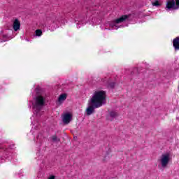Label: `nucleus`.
<instances>
[{"instance_id": "f257e3e1", "label": "nucleus", "mask_w": 179, "mask_h": 179, "mask_svg": "<svg viewBox=\"0 0 179 179\" xmlns=\"http://www.w3.org/2000/svg\"><path fill=\"white\" fill-rule=\"evenodd\" d=\"M106 97L107 96L106 95L105 91H96L90 101L91 104H95V107H101V106L107 103Z\"/></svg>"}, {"instance_id": "f03ea898", "label": "nucleus", "mask_w": 179, "mask_h": 179, "mask_svg": "<svg viewBox=\"0 0 179 179\" xmlns=\"http://www.w3.org/2000/svg\"><path fill=\"white\" fill-rule=\"evenodd\" d=\"M44 98L41 96H37L36 98L35 103H33V108L38 117L41 116V114H40V111L43 110V107H44Z\"/></svg>"}, {"instance_id": "7ed1b4c3", "label": "nucleus", "mask_w": 179, "mask_h": 179, "mask_svg": "<svg viewBox=\"0 0 179 179\" xmlns=\"http://www.w3.org/2000/svg\"><path fill=\"white\" fill-rule=\"evenodd\" d=\"M166 8L168 10H177L179 9V0H167Z\"/></svg>"}, {"instance_id": "20e7f679", "label": "nucleus", "mask_w": 179, "mask_h": 179, "mask_svg": "<svg viewBox=\"0 0 179 179\" xmlns=\"http://www.w3.org/2000/svg\"><path fill=\"white\" fill-rule=\"evenodd\" d=\"M171 159V158L170 157V154L169 153L163 154L161 156V159H160V163H161L162 167H163L164 169H166V167H167V166L169 165V163H170Z\"/></svg>"}, {"instance_id": "39448f33", "label": "nucleus", "mask_w": 179, "mask_h": 179, "mask_svg": "<svg viewBox=\"0 0 179 179\" xmlns=\"http://www.w3.org/2000/svg\"><path fill=\"white\" fill-rule=\"evenodd\" d=\"M129 18V15H122L120 18H117L116 20H115L113 21V24H110V27H112V29H115L117 30V29H118V27H117L116 24H118L120 23H122L124 22H125V20H127V19Z\"/></svg>"}, {"instance_id": "423d86ee", "label": "nucleus", "mask_w": 179, "mask_h": 179, "mask_svg": "<svg viewBox=\"0 0 179 179\" xmlns=\"http://www.w3.org/2000/svg\"><path fill=\"white\" fill-rule=\"evenodd\" d=\"M88 107L86 109L87 115H92L94 113V108H99V106H96L95 103H90V101H88Z\"/></svg>"}, {"instance_id": "0eeeda50", "label": "nucleus", "mask_w": 179, "mask_h": 179, "mask_svg": "<svg viewBox=\"0 0 179 179\" xmlns=\"http://www.w3.org/2000/svg\"><path fill=\"white\" fill-rule=\"evenodd\" d=\"M72 120V115L71 113H66L63 116L62 121L64 124H69Z\"/></svg>"}, {"instance_id": "6e6552de", "label": "nucleus", "mask_w": 179, "mask_h": 179, "mask_svg": "<svg viewBox=\"0 0 179 179\" xmlns=\"http://www.w3.org/2000/svg\"><path fill=\"white\" fill-rule=\"evenodd\" d=\"M13 28L15 31H17V30H20V22L19 20L15 19L13 22Z\"/></svg>"}, {"instance_id": "1a4fd4ad", "label": "nucleus", "mask_w": 179, "mask_h": 179, "mask_svg": "<svg viewBox=\"0 0 179 179\" xmlns=\"http://www.w3.org/2000/svg\"><path fill=\"white\" fill-rule=\"evenodd\" d=\"M117 117H118V113L115 111H110L109 112V115H108V120H109V121H113V120H114V118H117Z\"/></svg>"}, {"instance_id": "9d476101", "label": "nucleus", "mask_w": 179, "mask_h": 179, "mask_svg": "<svg viewBox=\"0 0 179 179\" xmlns=\"http://www.w3.org/2000/svg\"><path fill=\"white\" fill-rule=\"evenodd\" d=\"M173 45L176 51L177 50H179V36L173 39Z\"/></svg>"}, {"instance_id": "9b49d317", "label": "nucleus", "mask_w": 179, "mask_h": 179, "mask_svg": "<svg viewBox=\"0 0 179 179\" xmlns=\"http://www.w3.org/2000/svg\"><path fill=\"white\" fill-rule=\"evenodd\" d=\"M66 94H62L58 99L59 103H62V101H65V100H66Z\"/></svg>"}, {"instance_id": "f8f14e48", "label": "nucleus", "mask_w": 179, "mask_h": 179, "mask_svg": "<svg viewBox=\"0 0 179 179\" xmlns=\"http://www.w3.org/2000/svg\"><path fill=\"white\" fill-rule=\"evenodd\" d=\"M52 142H61V139L58 138L57 135L52 136Z\"/></svg>"}, {"instance_id": "ddd939ff", "label": "nucleus", "mask_w": 179, "mask_h": 179, "mask_svg": "<svg viewBox=\"0 0 179 179\" xmlns=\"http://www.w3.org/2000/svg\"><path fill=\"white\" fill-rule=\"evenodd\" d=\"M36 34L38 37H40V36L43 34V31H41V29H37L36 31Z\"/></svg>"}, {"instance_id": "4468645a", "label": "nucleus", "mask_w": 179, "mask_h": 179, "mask_svg": "<svg viewBox=\"0 0 179 179\" xmlns=\"http://www.w3.org/2000/svg\"><path fill=\"white\" fill-rule=\"evenodd\" d=\"M108 87H111V89H114V87H115V83H109Z\"/></svg>"}, {"instance_id": "2eb2a0df", "label": "nucleus", "mask_w": 179, "mask_h": 179, "mask_svg": "<svg viewBox=\"0 0 179 179\" xmlns=\"http://www.w3.org/2000/svg\"><path fill=\"white\" fill-rule=\"evenodd\" d=\"M153 6H160V3L159 1H156L155 2L152 3Z\"/></svg>"}, {"instance_id": "dca6fc26", "label": "nucleus", "mask_w": 179, "mask_h": 179, "mask_svg": "<svg viewBox=\"0 0 179 179\" xmlns=\"http://www.w3.org/2000/svg\"><path fill=\"white\" fill-rule=\"evenodd\" d=\"M135 72H138V68H134L132 73H135Z\"/></svg>"}, {"instance_id": "f3484780", "label": "nucleus", "mask_w": 179, "mask_h": 179, "mask_svg": "<svg viewBox=\"0 0 179 179\" xmlns=\"http://www.w3.org/2000/svg\"><path fill=\"white\" fill-rule=\"evenodd\" d=\"M48 179H55V176H51Z\"/></svg>"}, {"instance_id": "a211bd4d", "label": "nucleus", "mask_w": 179, "mask_h": 179, "mask_svg": "<svg viewBox=\"0 0 179 179\" xmlns=\"http://www.w3.org/2000/svg\"><path fill=\"white\" fill-rule=\"evenodd\" d=\"M178 89H179V85H178Z\"/></svg>"}]
</instances>
